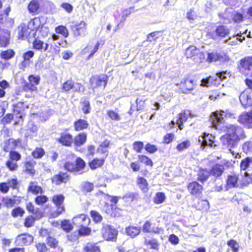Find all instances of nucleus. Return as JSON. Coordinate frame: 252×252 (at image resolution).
<instances>
[{
	"label": "nucleus",
	"mask_w": 252,
	"mask_h": 252,
	"mask_svg": "<svg viewBox=\"0 0 252 252\" xmlns=\"http://www.w3.org/2000/svg\"><path fill=\"white\" fill-rule=\"evenodd\" d=\"M9 37L10 32L8 30H0V47H6L9 43Z\"/></svg>",
	"instance_id": "obj_20"
},
{
	"label": "nucleus",
	"mask_w": 252,
	"mask_h": 252,
	"mask_svg": "<svg viewBox=\"0 0 252 252\" xmlns=\"http://www.w3.org/2000/svg\"><path fill=\"white\" fill-rule=\"evenodd\" d=\"M185 56L187 59H191L196 63L202 62L205 58L203 53L192 45L189 46L186 50Z\"/></svg>",
	"instance_id": "obj_6"
},
{
	"label": "nucleus",
	"mask_w": 252,
	"mask_h": 252,
	"mask_svg": "<svg viewBox=\"0 0 252 252\" xmlns=\"http://www.w3.org/2000/svg\"><path fill=\"white\" fill-rule=\"evenodd\" d=\"M64 169L70 172H76L75 163L71 162H67L64 165Z\"/></svg>",
	"instance_id": "obj_59"
},
{
	"label": "nucleus",
	"mask_w": 252,
	"mask_h": 252,
	"mask_svg": "<svg viewBox=\"0 0 252 252\" xmlns=\"http://www.w3.org/2000/svg\"><path fill=\"white\" fill-rule=\"evenodd\" d=\"M80 103L82 105V110L85 114H88L90 112L91 108L90 101L86 97H83L81 99Z\"/></svg>",
	"instance_id": "obj_30"
},
{
	"label": "nucleus",
	"mask_w": 252,
	"mask_h": 252,
	"mask_svg": "<svg viewBox=\"0 0 252 252\" xmlns=\"http://www.w3.org/2000/svg\"><path fill=\"white\" fill-rule=\"evenodd\" d=\"M220 17L225 20V23H229L231 20L235 23H240L246 19V14L233 10L232 8H227L223 13L220 14Z\"/></svg>",
	"instance_id": "obj_3"
},
{
	"label": "nucleus",
	"mask_w": 252,
	"mask_h": 252,
	"mask_svg": "<svg viewBox=\"0 0 252 252\" xmlns=\"http://www.w3.org/2000/svg\"><path fill=\"white\" fill-rule=\"evenodd\" d=\"M137 183L139 186V188L144 192H146L148 191V184L147 182V180L145 178L143 177H140L138 178Z\"/></svg>",
	"instance_id": "obj_39"
},
{
	"label": "nucleus",
	"mask_w": 252,
	"mask_h": 252,
	"mask_svg": "<svg viewBox=\"0 0 252 252\" xmlns=\"http://www.w3.org/2000/svg\"><path fill=\"white\" fill-rule=\"evenodd\" d=\"M224 171L223 165L217 164L214 165L209 171L210 175L217 178L220 177Z\"/></svg>",
	"instance_id": "obj_22"
},
{
	"label": "nucleus",
	"mask_w": 252,
	"mask_h": 252,
	"mask_svg": "<svg viewBox=\"0 0 252 252\" xmlns=\"http://www.w3.org/2000/svg\"><path fill=\"white\" fill-rule=\"evenodd\" d=\"M240 71L245 75L252 77V56L247 57L240 60Z\"/></svg>",
	"instance_id": "obj_7"
},
{
	"label": "nucleus",
	"mask_w": 252,
	"mask_h": 252,
	"mask_svg": "<svg viewBox=\"0 0 252 252\" xmlns=\"http://www.w3.org/2000/svg\"><path fill=\"white\" fill-rule=\"evenodd\" d=\"M48 201V197L45 195L37 196L35 199V203L38 205H42Z\"/></svg>",
	"instance_id": "obj_61"
},
{
	"label": "nucleus",
	"mask_w": 252,
	"mask_h": 252,
	"mask_svg": "<svg viewBox=\"0 0 252 252\" xmlns=\"http://www.w3.org/2000/svg\"><path fill=\"white\" fill-rule=\"evenodd\" d=\"M227 129L226 133L220 138L223 146L228 149L231 152V149L235 148L239 141L245 138V135L243 128L236 125L225 126L224 131Z\"/></svg>",
	"instance_id": "obj_1"
},
{
	"label": "nucleus",
	"mask_w": 252,
	"mask_h": 252,
	"mask_svg": "<svg viewBox=\"0 0 252 252\" xmlns=\"http://www.w3.org/2000/svg\"><path fill=\"white\" fill-rule=\"evenodd\" d=\"M44 150L42 148H36L32 152V156L35 158H40L44 156Z\"/></svg>",
	"instance_id": "obj_44"
},
{
	"label": "nucleus",
	"mask_w": 252,
	"mask_h": 252,
	"mask_svg": "<svg viewBox=\"0 0 252 252\" xmlns=\"http://www.w3.org/2000/svg\"><path fill=\"white\" fill-rule=\"evenodd\" d=\"M28 27H27L25 24H22L18 28V38L23 39L25 37H27L29 34Z\"/></svg>",
	"instance_id": "obj_26"
},
{
	"label": "nucleus",
	"mask_w": 252,
	"mask_h": 252,
	"mask_svg": "<svg viewBox=\"0 0 252 252\" xmlns=\"http://www.w3.org/2000/svg\"><path fill=\"white\" fill-rule=\"evenodd\" d=\"M28 80L30 82V84H28L27 86H30L31 87L30 88L32 90H33L34 89H36V87H34V86L39 84L40 77L39 75H30L28 77Z\"/></svg>",
	"instance_id": "obj_23"
},
{
	"label": "nucleus",
	"mask_w": 252,
	"mask_h": 252,
	"mask_svg": "<svg viewBox=\"0 0 252 252\" xmlns=\"http://www.w3.org/2000/svg\"><path fill=\"white\" fill-rule=\"evenodd\" d=\"M138 158L140 162L144 163L146 165H150L151 166H152L153 165L152 160L146 156L138 155Z\"/></svg>",
	"instance_id": "obj_45"
},
{
	"label": "nucleus",
	"mask_w": 252,
	"mask_h": 252,
	"mask_svg": "<svg viewBox=\"0 0 252 252\" xmlns=\"http://www.w3.org/2000/svg\"><path fill=\"white\" fill-rule=\"evenodd\" d=\"M227 245L231 248L233 252H238L239 245L236 241L230 240L227 242Z\"/></svg>",
	"instance_id": "obj_54"
},
{
	"label": "nucleus",
	"mask_w": 252,
	"mask_h": 252,
	"mask_svg": "<svg viewBox=\"0 0 252 252\" xmlns=\"http://www.w3.org/2000/svg\"><path fill=\"white\" fill-rule=\"evenodd\" d=\"M10 159L12 161H17L21 159V155L17 152L11 150L9 154Z\"/></svg>",
	"instance_id": "obj_56"
},
{
	"label": "nucleus",
	"mask_w": 252,
	"mask_h": 252,
	"mask_svg": "<svg viewBox=\"0 0 252 252\" xmlns=\"http://www.w3.org/2000/svg\"><path fill=\"white\" fill-rule=\"evenodd\" d=\"M102 236L107 241H116L118 234L117 230L113 227L103 224L101 230Z\"/></svg>",
	"instance_id": "obj_8"
},
{
	"label": "nucleus",
	"mask_w": 252,
	"mask_h": 252,
	"mask_svg": "<svg viewBox=\"0 0 252 252\" xmlns=\"http://www.w3.org/2000/svg\"><path fill=\"white\" fill-rule=\"evenodd\" d=\"M28 191H31L35 194H37L39 193H41L42 192V188L33 182H31L30 183L28 188Z\"/></svg>",
	"instance_id": "obj_35"
},
{
	"label": "nucleus",
	"mask_w": 252,
	"mask_h": 252,
	"mask_svg": "<svg viewBox=\"0 0 252 252\" xmlns=\"http://www.w3.org/2000/svg\"><path fill=\"white\" fill-rule=\"evenodd\" d=\"M61 227L63 230L66 232L71 231L73 228L71 223L68 220H64L62 221Z\"/></svg>",
	"instance_id": "obj_47"
},
{
	"label": "nucleus",
	"mask_w": 252,
	"mask_h": 252,
	"mask_svg": "<svg viewBox=\"0 0 252 252\" xmlns=\"http://www.w3.org/2000/svg\"><path fill=\"white\" fill-rule=\"evenodd\" d=\"M165 199V195L164 193L159 192L156 193L154 198V202L156 204H160L164 202Z\"/></svg>",
	"instance_id": "obj_51"
},
{
	"label": "nucleus",
	"mask_w": 252,
	"mask_h": 252,
	"mask_svg": "<svg viewBox=\"0 0 252 252\" xmlns=\"http://www.w3.org/2000/svg\"><path fill=\"white\" fill-rule=\"evenodd\" d=\"M83 191L90 192L94 189V185L90 182H85L82 185Z\"/></svg>",
	"instance_id": "obj_64"
},
{
	"label": "nucleus",
	"mask_w": 252,
	"mask_h": 252,
	"mask_svg": "<svg viewBox=\"0 0 252 252\" xmlns=\"http://www.w3.org/2000/svg\"><path fill=\"white\" fill-rule=\"evenodd\" d=\"M82 86L78 83H73L72 80H68L65 82L63 85V90L66 92L72 89L73 91L81 92Z\"/></svg>",
	"instance_id": "obj_14"
},
{
	"label": "nucleus",
	"mask_w": 252,
	"mask_h": 252,
	"mask_svg": "<svg viewBox=\"0 0 252 252\" xmlns=\"http://www.w3.org/2000/svg\"><path fill=\"white\" fill-rule=\"evenodd\" d=\"M99 46V42H97V43L94 47H93L91 45H88L85 49H83L82 52L83 53H86L89 51L91 52L90 55L87 58V59L89 60L93 56L95 53L97 52V51L98 49Z\"/></svg>",
	"instance_id": "obj_27"
},
{
	"label": "nucleus",
	"mask_w": 252,
	"mask_h": 252,
	"mask_svg": "<svg viewBox=\"0 0 252 252\" xmlns=\"http://www.w3.org/2000/svg\"><path fill=\"white\" fill-rule=\"evenodd\" d=\"M68 180V176L66 173L60 172L55 175L52 178V182L56 185H60L62 183H66Z\"/></svg>",
	"instance_id": "obj_19"
},
{
	"label": "nucleus",
	"mask_w": 252,
	"mask_h": 252,
	"mask_svg": "<svg viewBox=\"0 0 252 252\" xmlns=\"http://www.w3.org/2000/svg\"><path fill=\"white\" fill-rule=\"evenodd\" d=\"M188 189L191 195H197L201 193L203 187L197 182H192L188 185Z\"/></svg>",
	"instance_id": "obj_16"
},
{
	"label": "nucleus",
	"mask_w": 252,
	"mask_h": 252,
	"mask_svg": "<svg viewBox=\"0 0 252 252\" xmlns=\"http://www.w3.org/2000/svg\"><path fill=\"white\" fill-rule=\"evenodd\" d=\"M107 76L105 75L93 76L90 79V83L94 93L103 90L107 84Z\"/></svg>",
	"instance_id": "obj_5"
},
{
	"label": "nucleus",
	"mask_w": 252,
	"mask_h": 252,
	"mask_svg": "<svg viewBox=\"0 0 252 252\" xmlns=\"http://www.w3.org/2000/svg\"><path fill=\"white\" fill-rule=\"evenodd\" d=\"M35 164V162L33 161H29L26 162L25 164L26 171L31 175H33L35 173V170L33 168Z\"/></svg>",
	"instance_id": "obj_40"
},
{
	"label": "nucleus",
	"mask_w": 252,
	"mask_h": 252,
	"mask_svg": "<svg viewBox=\"0 0 252 252\" xmlns=\"http://www.w3.org/2000/svg\"><path fill=\"white\" fill-rule=\"evenodd\" d=\"M87 139V134L85 133H81L77 135L74 139V144L77 146H80L84 144Z\"/></svg>",
	"instance_id": "obj_28"
},
{
	"label": "nucleus",
	"mask_w": 252,
	"mask_h": 252,
	"mask_svg": "<svg viewBox=\"0 0 252 252\" xmlns=\"http://www.w3.org/2000/svg\"><path fill=\"white\" fill-rule=\"evenodd\" d=\"M64 200V196L63 194L55 195L53 196L52 201L57 206V214L59 216L64 211V207L63 205Z\"/></svg>",
	"instance_id": "obj_12"
},
{
	"label": "nucleus",
	"mask_w": 252,
	"mask_h": 252,
	"mask_svg": "<svg viewBox=\"0 0 252 252\" xmlns=\"http://www.w3.org/2000/svg\"><path fill=\"white\" fill-rule=\"evenodd\" d=\"M188 116L189 113H186V112L181 113L179 114L178 120L177 121V124L180 129L183 128V123L187 121Z\"/></svg>",
	"instance_id": "obj_37"
},
{
	"label": "nucleus",
	"mask_w": 252,
	"mask_h": 252,
	"mask_svg": "<svg viewBox=\"0 0 252 252\" xmlns=\"http://www.w3.org/2000/svg\"><path fill=\"white\" fill-rule=\"evenodd\" d=\"M70 28L75 36L84 37L87 34V25L84 21L73 23Z\"/></svg>",
	"instance_id": "obj_9"
},
{
	"label": "nucleus",
	"mask_w": 252,
	"mask_h": 252,
	"mask_svg": "<svg viewBox=\"0 0 252 252\" xmlns=\"http://www.w3.org/2000/svg\"><path fill=\"white\" fill-rule=\"evenodd\" d=\"M218 54L219 52H208L206 61L209 63L217 61L218 60Z\"/></svg>",
	"instance_id": "obj_41"
},
{
	"label": "nucleus",
	"mask_w": 252,
	"mask_h": 252,
	"mask_svg": "<svg viewBox=\"0 0 252 252\" xmlns=\"http://www.w3.org/2000/svg\"><path fill=\"white\" fill-rule=\"evenodd\" d=\"M57 141L63 145L69 147L71 145L73 139L71 134L63 133L61 134V137L58 139Z\"/></svg>",
	"instance_id": "obj_21"
},
{
	"label": "nucleus",
	"mask_w": 252,
	"mask_h": 252,
	"mask_svg": "<svg viewBox=\"0 0 252 252\" xmlns=\"http://www.w3.org/2000/svg\"><path fill=\"white\" fill-rule=\"evenodd\" d=\"M91 215L93 220L96 223L100 222L102 220L101 215L95 211H91Z\"/></svg>",
	"instance_id": "obj_53"
},
{
	"label": "nucleus",
	"mask_w": 252,
	"mask_h": 252,
	"mask_svg": "<svg viewBox=\"0 0 252 252\" xmlns=\"http://www.w3.org/2000/svg\"><path fill=\"white\" fill-rule=\"evenodd\" d=\"M251 166L249 157L246 158L242 160L240 163V168L241 170H246Z\"/></svg>",
	"instance_id": "obj_55"
},
{
	"label": "nucleus",
	"mask_w": 252,
	"mask_h": 252,
	"mask_svg": "<svg viewBox=\"0 0 252 252\" xmlns=\"http://www.w3.org/2000/svg\"><path fill=\"white\" fill-rule=\"evenodd\" d=\"M33 237L30 234L24 233L19 235L16 239V243L17 245L23 246L29 245L32 242Z\"/></svg>",
	"instance_id": "obj_15"
},
{
	"label": "nucleus",
	"mask_w": 252,
	"mask_h": 252,
	"mask_svg": "<svg viewBox=\"0 0 252 252\" xmlns=\"http://www.w3.org/2000/svg\"><path fill=\"white\" fill-rule=\"evenodd\" d=\"M39 7L38 0H32L29 4L28 9L30 13L34 14L37 12Z\"/></svg>",
	"instance_id": "obj_29"
},
{
	"label": "nucleus",
	"mask_w": 252,
	"mask_h": 252,
	"mask_svg": "<svg viewBox=\"0 0 252 252\" xmlns=\"http://www.w3.org/2000/svg\"><path fill=\"white\" fill-rule=\"evenodd\" d=\"M5 165L11 171H16L18 167L16 161H12V160H8L7 161Z\"/></svg>",
	"instance_id": "obj_50"
},
{
	"label": "nucleus",
	"mask_w": 252,
	"mask_h": 252,
	"mask_svg": "<svg viewBox=\"0 0 252 252\" xmlns=\"http://www.w3.org/2000/svg\"><path fill=\"white\" fill-rule=\"evenodd\" d=\"M234 118V115L229 111H217L212 113L210 120L212 126L218 130H223L225 127L224 118Z\"/></svg>",
	"instance_id": "obj_2"
},
{
	"label": "nucleus",
	"mask_w": 252,
	"mask_h": 252,
	"mask_svg": "<svg viewBox=\"0 0 252 252\" xmlns=\"http://www.w3.org/2000/svg\"><path fill=\"white\" fill-rule=\"evenodd\" d=\"M230 72L227 71L220 72L217 73L214 76H210L208 78L202 79L201 81L200 85L208 87L213 84L215 86H218V78H219V81H223L226 79L227 76L230 77Z\"/></svg>",
	"instance_id": "obj_4"
},
{
	"label": "nucleus",
	"mask_w": 252,
	"mask_h": 252,
	"mask_svg": "<svg viewBox=\"0 0 252 252\" xmlns=\"http://www.w3.org/2000/svg\"><path fill=\"white\" fill-rule=\"evenodd\" d=\"M191 145L190 141L187 140L179 143L176 146V150L181 152L187 149H188Z\"/></svg>",
	"instance_id": "obj_36"
},
{
	"label": "nucleus",
	"mask_w": 252,
	"mask_h": 252,
	"mask_svg": "<svg viewBox=\"0 0 252 252\" xmlns=\"http://www.w3.org/2000/svg\"><path fill=\"white\" fill-rule=\"evenodd\" d=\"M196 85V84L194 81L189 78L184 79L179 84L182 92L185 94H187L189 91L193 90Z\"/></svg>",
	"instance_id": "obj_11"
},
{
	"label": "nucleus",
	"mask_w": 252,
	"mask_h": 252,
	"mask_svg": "<svg viewBox=\"0 0 252 252\" xmlns=\"http://www.w3.org/2000/svg\"><path fill=\"white\" fill-rule=\"evenodd\" d=\"M44 44V43L42 41L36 39L33 42V48L40 51L43 49Z\"/></svg>",
	"instance_id": "obj_60"
},
{
	"label": "nucleus",
	"mask_w": 252,
	"mask_h": 252,
	"mask_svg": "<svg viewBox=\"0 0 252 252\" xmlns=\"http://www.w3.org/2000/svg\"><path fill=\"white\" fill-rule=\"evenodd\" d=\"M86 252H100L99 248L94 245L88 244L85 248Z\"/></svg>",
	"instance_id": "obj_57"
},
{
	"label": "nucleus",
	"mask_w": 252,
	"mask_h": 252,
	"mask_svg": "<svg viewBox=\"0 0 252 252\" xmlns=\"http://www.w3.org/2000/svg\"><path fill=\"white\" fill-rule=\"evenodd\" d=\"M25 213V211L21 208L18 207L14 209L11 212V216L14 218L19 216L22 217Z\"/></svg>",
	"instance_id": "obj_49"
},
{
	"label": "nucleus",
	"mask_w": 252,
	"mask_h": 252,
	"mask_svg": "<svg viewBox=\"0 0 252 252\" xmlns=\"http://www.w3.org/2000/svg\"><path fill=\"white\" fill-rule=\"evenodd\" d=\"M145 243L147 246H150L151 248L158 250L159 247V244L157 240L155 239H152L150 240L146 239Z\"/></svg>",
	"instance_id": "obj_42"
},
{
	"label": "nucleus",
	"mask_w": 252,
	"mask_h": 252,
	"mask_svg": "<svg viewBox=\"0 0 252 252\" xmlns=\"http://www.w3.org/2000/svg\"><path fill=\"white\" fill-rule=\"evenodd\" d=\"M89 126L87 121L85 120L79 119L74 123L75 130L80 131L86 129Z\"/></svg>",
	"instance_id": "obj_24"
},
{
	"label": "nucleus",
	"mask_w": 252,
	"mask_h": 252,
	"mask_svg": "<svg viewBox=\"0 0 252 252\" xmlns=\"http://www.w3.org/2000/svg\"><path fill=\"white\" fill-rule=\"evenodd\" d=\"M126 233L131 237H134L138 235L140 232V228L135 226H129L126 228Z\"/></svg>",
	"instance_id": "obj_32"
},
{
	"label": "nucleus",
	"mask_w": 252,
	"mask_h": 252,
	"mask_svg": "<svg viewBox=\"0 0 252 252\" xmlns=\"http://www.w3.org/2000/svg\"><path fill=\"white\" fill-rule=\"evenodd\" d=\"M239 121L240 123L243 124H252V111L240 115L239 118Z\"/></svg>",
	"instance_id": "obj_25"
},
{
	"label": "nucleus",
	"mask_w": 252,
	"mask_h": 252,
	"mask_svg": "<svg viewBox=\"0 0 252 252\" xmlns=\"http://www.w3.org/2000/svg\"><path fill=\"white\" fill-rule=\"evenodd\" d=\"M239 100L244 107L252 105V97L248 92H242L239 96Z\"/></svg>",
	"instance_id": "obj_18"
},
{
	"label": "nucleus",
	"mask_w": 252,
	"mask_h": 252,
	"mask_svg": "<svg viewBox=\"0 0 252 252\" xmlns=\"http://www.w3.org/2000/svg\"><path fill=\"white\" fill-rule=\"evenodd\" d=\"M210 175V171L206 170H201L198 172L197 180L202 183L206 181Z\"/></svg>",
	"instance_id": "obj_33"
},
{
	"label": "nucleus",
	"mask_w": 252,
	"mask_h": 252,
	"mask_svg": "<svg viewBox=\"0 0 252 252\" xmlns=\"http://www.w3.org/2000/svg\"><path fill=\"white\" fill-rule=\"evenodd\" d=\"M104 163V159L96 158L89 163V166L92 169H95L102 166Z\"/></svg>",
	"instance_id": "obj_31"
},
{
	"label": "nucleus",
	"mask_w": 252,
	"mask_h": 252,
	"mask_svg": "<svg viewBox=\"0 0 252 252\" xmlns=\"http://www.w3.org/2000/svg\"><path fill=\"white\" fill-rule=\"evenodd\" d=\"M75 165H76V172H78L84 168L86 164L82 159L78 158L76 159Z\"/></svg>",
	"instance_id": "obj_52"
},
{
	"label": "nucleus",
	"mask_w": 252,
	"mask_h": 252,
	"mask_svg": "<svg viewBox=\"0 0 252 252\" xmlns=\"http://www.w3.org/2000/svg\"><path fill=\"white\" fill-rule=\"evenodd\" d=\"M214 140L215 136L212 134L204 133L203 135L199 137L198 142L200 144L201 147L204 149L206 146L210 147L216 146L214 144Z\"/></svg>",
	"instance_id": "obj_10"
},
{
	"label": "nucleus",
	"mask_w": 252,
	"mask_h": 252,
	"mask_svg": "<svg viewBox=\"0 0 252 252\" xmlns=\"http://www.w3.org/2000/svg\"><path fill=\"white\" fill-rule=\"evenodd\" d=\"M216 32L218 35L224 37L229 33V30L225 26H220L216 29Z\"/></svg>",
	"instance_id": "obj_38"
},
{
	"label": "nucleus",
	"mask_w": 252,
	"mask_h": 252,
	"mask_svg": "<svg viewBox=\"0 0 252 252\" xmlns=\"http://www.w3.org/2000/svg\"><path fill=\"white\" fill-rule=\"evenodd\" d=\"M55 31L56 33L61 34L64 37L68 36V31L66 28L63 26H60L56 28Z\"/></svg>",
	"instance_id": "obj_43"
},
{
	"label": "nucleus",
	"mask_w": 252,
	"mask_h": 252,
	"mask_svg": "<svg viewBox=\"0 0 252 252\" xmlns=\"http://www.w3.org/2000/svg\"><path fill=\"white\" fill-rule=\"evenodd\" d=\"M229 60V57L226 54L222 52H219L218 61L222 63H225L228 62Z\"/></svg>",
	"instance_id": "obj_63"
},
{
	"label": "nucleus",
	"mask_w": 252,
	"mask_h": 252,
	"mask_svg": "<svg viewBox=\"0 0 252 252\" xmlns=\"http://www.w3.org/2000/svg\"><path fill=\"white\" fill-rule=\"evenodd\" d=\"M143 146V143L140 141L134 142L133 144V149L138 153L141 152Z\"/></svg>",
	"instance_id": "obj_58"
},
{
	"label": "nucleus",
	"mask_w": 252,
	"mask_h": 252,
	"mask_svg": "<svg viewBox=\"0 0 252 252\" xmlns=\"http://www.w3.org/2000/svg\"><path fill=\"white\" fill-rule=\"evenodd\" d=\"M8 146L5 147L4 151L8 152L11 149H15L16 147H18L17 143H16L15 139L13 138L9 139L7 141Z\"/></svg>",
	"instance_id": "obj_48"
},
{
	"label": "nucleus",
	"mask_w": 252,
	"mask_h": 252,
	"mask_svg": "<svg viewBox=\"0 0 252 252\" xmlns=\"http://www.w3.org/2000/svg\"><path fill=\"white\" fill-rule=\"evenodd\" d=\"M2 202L4 205L7 208L12 207L16 204L15 200L14 198H9L8 197H4Z\"/></svg>",
	"instance_id": "obj_46"
},
{
	"label": "nucleus",
	"mask_w": 252,
	"mask_h": 252,
	"mask_svg": "<svg viewBox=\"0 0 252 252\" xmlns=\"http://www.w3.org/2000/svg\"><path fill=\"white\" fill-rule=\"evenodd\" d=\"M78 232L80 235H88L90 233L91 229L90 228L88 227V225H85L80 227V229L78 230Z\"/></svg>",
	"instance_id": "obj_62"
},
{
	"label": "nucleus",
	"mask_w": 252,
	"mask_h": 252,
	"mask_svg": "<svg viewBox=\"0 0 252 252\" xmlns=\"http://www.w3.org/2000/svg\"><path fill=\"white\" fill-rule=\"evenodd\" d=\"M15 53L12 49H8L2 51L0 53V58L6 60H10L14 57Z\"/></svg>",
	"instance_id": "obj_34"
},
{
	"label": "nucleus",
	"mask_w": 252,
	"mask_h": 252,
	"mask_svg": "<svg viewBox=\"0 0 252 252\" xmlns=\"http://www.w3.org/2000/svg\"><path fill=\"white\" fill-rule=\"evenodd\" d=\"M238 180V175L234 173L228 175L226 181V190H228L229 189L236 187Z\"/></svg>",
	"instance_id": "obj_17"
},
{
	"label": "nucleus",
	"mask_w": 252,
	"mask_h": 252,
	"mask_svg": "<svg viewBox=\"0 0 252 252\" xmlns=\"http://www.w3.org/2000/svg\"><path fill=\"white\" fill-rule=\"evenodd\" d=\"M73 223L78 227L88 225L90 223V219L84 214H80L73 218Z\"/></svg>",
	"instance_id": "obj_13"
}]
</instances>
